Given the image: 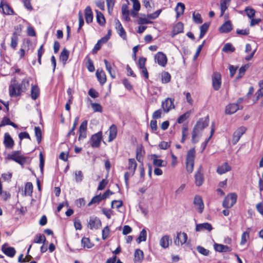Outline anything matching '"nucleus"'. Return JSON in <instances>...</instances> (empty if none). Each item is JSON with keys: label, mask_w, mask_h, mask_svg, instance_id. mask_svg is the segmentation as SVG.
Masks as SVG:
<instances>
[{"label": "nucleus", "mask_w": 263, "mask_h": 263, "mask_svg": "<svg viewBox=\"0 0 263 263\" xmlns=\"http://www.w3.org/2000/svg\"><path fill=\"white\" fill-rule=\"evenodd\" d=\"M122 14L123 18L126 22L130 21V17L129 16V12L128 10V7L127 4H123L122 6Z\"/></svg>", "instance_id": "nucleus-27"}, {"label": "nucleus", "mask_w": 263, "mask_h": 263, "mask_svg": "<svg viewBox=\"0 0 263 263\" xmlns=\"http://www.w3.org/2000/svg\"><path fill=\"white\" fill-rule=\"evenodd\" d=\"M190 114L191 111H187L183 115H181L177 119V123L179 124L182 123L190 117Z\"/></svg>", "instance_id": "nucleus-48"}, {"label": "nucleus", "mask_w": 263, "mask_h": 263, "mask_svg": "<svg viewBox=\"0 0 263 263\" xmlns=\"http://www.w3.org/2000/svg\"><path fill=\"white\" fill-rule=\"evenodd\" d=\"M209 25H210V24L209 23H204L203 25H202L200 27V32L199 40L202 39L204 36V35L205 34L206 32H207V31L209 29Z\"/></svg>", "instance_id": "nucleus-37"}, {"label": "nucleus", "mask_w": 263, "mask_h": 263, "mask_svg": "<svg viewBox=\"0 0 263 263\" xmlns=\"http://www.w3.org/2000/svg\"><path fill=\"white\" fill-rule=\"evenodd\" d=\"M248 67L249 66L248 65H245L239 68L238 74L236 78V80H239L241 78H242Z\"/></svg>", "instance_id": "nucleus-44"}, {"label": "nucleus", "mask_w": 263, "mask_h": 263, "mask_svg": "<svg viewBox=\"0 0 263 263\" xmlns=\"http://www.w3.org/2000/svg\"><path fill=\"white\" fill-rule=\"evenodd\" d=\"M171 79V74L168 72L165 71L162 73L161 82L162 83H168L170 82Z\"/></svg>", "instance_id": "nucleus-47"}, {"label": "nucleus", "mask_w": 263, "mask_h": 263, "mask_svg": "<svg viewBox=\"0 0 263 263\" xmlns=\"http://www.w3.org/2000/svg\"><path fill=\"white\" fill-rule=\"evenodd\" d=\"M193 203L197 207L198 213L201 214L204 208V203L201 197L199 195L195 196Z\"/></svg>", "instance_id": "nucleus-12"}, {"label": "nucleus", "mask_w": 263, "mask_h": 263, "mask_svg": "<svg viewBox=\"0 0 263 263\" xmlns=\"http://www.w3.org/2000/svg\"><path fill=\"white\" fill-rule=\"evenodd\" d=\"M91 107L92 109L95 112H101L102 111V106L97 103H91Z\"/></svg>", "instance_id": "nucleus-59"}, {"label": "nucleus", "mask_w": 263, "mask_h": 263, "mask_svg": "<svg viewBox=\"0 0 263 263\" xmlns=\"http://www.w3.org/2000/svg\"><path fill=\"white\" fill-rule=\"evenodd\" d=\"M18 138L20 139V141H22L23 139H28L31 140V138L29 134L26 132H21L18 134ZM20 144H21V141L20 142Z\"/></svg>", "instance_id": "nucleus-60"}, {"label": "nucleus", "mask_w": 263, "mask_h": 263, "mask_svg": "<svg viewBox=\"0 0 263 263\" xmlns=\"http://www.w3.org/2000/svg\"><path fill=\"white\" fill-rule=\"evenodd\" d=\"M97 13V23L101 26H104L105 24V19L103 14L98 10H96Z\"/></svg>", "instance_id": "nucleus-36"}, {"label": "nucleus", "mask_w": 263, "mask_h": 263, "mask_svg": "<svg viewBox=\"0 0 263 263\" xmlns=\"http://www.w3.org/2000/svg\"><path fill=\"white\" fill-rule=\"evenodd\" d=\"M214 247L215 250L219 252H229L232 250V249L229 246L222 244L215 243Z\"/></svg>", "instance_id": "nucleus-19"}, {"label": "nucleus", "mask_w": 263, "mask_h": 263, "mask_svg": "<svg viewBox=\"0 0 263 263\" xmlns=\"http://www.w3.org/2000/svg\"><path fill=\"white\" fill-rule=\"evenodd\" d=\"M35 136L36 138L38 144H40L42 140V135L41 128L39 126H35L34 127Z\"/></svg>", "instance_id": "nucleus-45"}, {"label": "nucleus", "mask_w": 263, "mask_h": 263, "mask_svg": "<svg viewBox=\"0 0 263 263\" xmlns=\"http://www.w3.org/2000/svg\"><path fill=\"white\" fill-rule=\"evenodd\" d=\"M109 136L108 141L111 142L114 140L117 137V126L112 124L111 125L109 129Z\"/></svg>", "instance_id": "nucleus-26"}, {"label": "nucleus", "mask_w": 263, "mask_h": 263, "mask_svg": "<svg viewBox=\"0 0 263 263\" xmlns=\"http://www.w3.org/2000/svg\"><path fill=\"white\" fill-rule=\"evenodd\" d=\"M209 119L207 117L206 118H200L196 122L192 132V142L194 144L197 143L199 141L197 138L198 135L202 130L208 125Z\"/></svg>", "instance_id": "nucleus-2"}, {"label": "nucleus", "mask_w": 263, "mask_h": 263, "mask_svg": "<svg viewBox=\"0 0 263 263\" xmlns=\"http://www.w3.org/2000/svg\"><path fill=\"white\" fill-rule=\"evenodd\" d=\"M212 86L215 90H218L221 85V76L219 72H214L212 76Z\"/></svg>", "instance_id": "nucleus-6"}, {"label": "nucleus", "mask_w": 263, "mask_h": 263, "mask_svg": "<svg viewBox=\"0 0 263 263\" xmlns=\"http://www.w3.org/2000/svg\"><path fill=\"white\" fill-rule=\"evenodd\" d=\"M81 245L84 248L90 249L94 246V244L90 241L89 238L83 237L81 239Z\"/></svg>", "instance_id": "nucleus-31"}, {"label": "nucleus", "mask_w": 263, "mask_h": 263, "mask_svg": "<svg viewBox=\"0 0 263 263\" xmlns=\"http://www.w3.org/2000/svg\"><path fill=\"white\" fill-rule=\"evenodd\" d=\"M161 12V10L159 9L153 13L148 14L147 17L150 19L154 20L159 16V15H160Z\"/></svg>", "instance_id": "nucleus-62"}, {"label": "nucleus", "mask_w": 263, "mask_h": 263, "mask_svg": "<svg viewBox=\"0 0 263 263\" xmlns=\"http://www.w3.org/2000/svg\"><path fill=\"white\" fill-rule=\"evenodd\" d=\"M212 229V226L208 222L197 224L196 227V231L197 232H199L203 230H206L208 231H211Z\"/></svg>", "instance_id": "nucleus-20"}, {"label": "nucleus", "mask_w": 263, "mask_h": 263, "mask_svg": "<svg viewBox=\"0 0 263 263\" xmlns=\"http://www.w3.org/2000/svg\"><path fill=\"white\" fill-rule=\"evenodd\" d=\"M188 136V127L187 126H183L182 128V138L181 142L184 143Z\"/></svg>", "instance_id": "nucleus-51"}, {"label": "nucleus", "mask_w": 263, "mask_h": 263, "mask_svg": "<svg viewBox=\"0 0 263 263\" xmlns=\"http://www.w3.org/2000/svg\"><path fill=\"white\" fill-rule=\"evenodd\" d=\"M104 62L105 65L106 69L110 74L111 77L112 78H115V73L114 70L112 69L111 65L110 63H109L106 59L104 60Z\"/></svg>", "instance_id": "nucleus-43"}, {"label": "nucleus", "mask_w": 263, "mask_h": 263, "mask_svg": "<svg viewBox=\"0 0 263 263\" xmlns=\"http://www.w3.org/2000/svg\"><path fill=\"white\" fill-rule=\"evenodd\" d=\"M202 166H200L198 170L195 174V183L196 186H200L203 184L204 181L203 175L202 172Z\"/></svg>", "instance_id": "nucleus-14"}, {"label": "nucleus", "mask_w": 263, "mask_h": 263, "mask_svg": "<svg viewBox=\"0 0 263 263\" xmlns=\"http://www.w3.org/2000/svg\"><path fill=\"white\" fill-rule=\"evenodd\" d=\"M187 239V235L185 233L179 232L177 234L174 243L176 246L182 245L186 242Z\"/></svg>", "instance_id": "nucleus-11"}, {"label": "nucleus", "mask_w": 263, "mask_h": 263, "mask_svg": "<svg viewBox=\"0 0 263 263\" xmlns=\"http://www.w3.org/2000/svg\"><path fill=\"white\" fill-rule=\"evenodd\" d=\"M174 99L167 98L162 102L161 107L164 112H168L171 108H174Z\"/></svg>", "instance_id": "nucleus-16"}, {"label": "nucleus", "mask_w": 263, "mask_h": 263, "mask_svg": "<svg viewBox=\"0 0 263 263\" xmlns=\"http://www.w3.org/2000/svg\"><path fill=\"white\" fill-rule=\"evenodd\" d=\"M96 74L100 84L103 85L106 81V77L105 72L102 70L101 71L97 70Z\"/></svg>", "instance_id": "nucleus-24"}, {"label": "nucleus", "mask_w": 263, "mask_h": 263, "mask_svg": "<svg viewBox=\"0 0 263 263\" xmlns=\"http://www.w3.org/2000/svg\"><path fill=\"white\" fill-rule=\"evenodd\" d=\"M197 251L201 254L207 256L210 254V251L205 249L204 247L198 246L196 248Z\"/></svg>", "instance_id": "nucleus-52"}, {"label": "nucleus", "mask_w": 263, "mask_h": 263, "mask_svg": "<svg viewBox=\"0 0 263 263\" xmlns=\"http://www.w3.org/2000/svg\"><path fill=\"white\" fill-rule=\"evenodd\" d=\"M87 121L85 120L81 123L79 128V132H87Z\"/></svg>", "instance_id": "nucleus-64"}, {"label": "nucleus", "mask_w": 263, "mask_h": 263, "mask_svg": "<svg viewBox=\"0 0 263 263\" xmlns=\"http://www.w3.org/2000/svg\"><path fill=\"white\" fill-rule=\"evenodd\" d=\"M18 34H17L16 32H14L12 34L11 39L10 46L13 49H15L17 45V42L18 40Z\"/></svg>", "instance_id": "nucleus-39"}, {"label": "nucleus", "mask_w": 263, "mask_h": 263, "mask_svg": "<svg viewBox=\"0 0 263 263\" xmlns=\"http://www.w3.org/2000/svg\"><path fill=\"white\" fill-rule=\"evenodd\" d=\"M24 192L25 195L32 196L33 185L31 182H28L26 183Z\"/></svg>", "instance_id": "nucleus-42"}, {"label": "nucleus", "mask_w": 263, "mask_h": 263, "mask_svg": "<svg viewBox=\"0 0 263 263\" xmlns=\"http://www.w3.org/2000/svg\"><path fill=\"white\" fill-rule=\"evenodd\" d=\"M170 242H172V239L168 235L163 236L160 240V245L163 248H167L169 246Z\"/></svg>", "instance_id": "nucleus-28"}, {"label": "nucleus", "mask_w": 263, "mask_h": 263, "mask_svg": "<svg viewBox=\"0 0 263 263\" xmlns=\"http://www.w3.org/2000/svg\"><path fill=\"white\" fill-rule=\"evenodd\" d=\"M235 50V48L232 44L231 43H226L224 44V46L222 48V51L228 53L229 52H234Z\"/></svg>", "instance_id": "nucleus-50"}, {"label": "nucleus", "mask_w": 263, "mask_h": 263, "mask_svg": "<svg viewBox=\"0 0 263 263\" xmlns=\"http://www.w3.org/2000/svg\"><path fill=\"white\" fill-rule=\"evenodd\" d=\"M183 24L181 22H178L173 27L172 32V36L183 32Z\"/></svg>", "instance_id": "nucleus-25"}, {"label": "nucleus", "mask_w": 263, "mask_h": 263, "mask_svg": "<svg viewBox=\"0 0 263 263\" xmlns=\"http://www.w3.org/2000/svg\"><path fill=\"white\" fill-rule=\"evenodd\" d=\"M162 110L161 109H159L154 112L152 115V118L154 120H156L161 118Z\"/></svg>", "instance_id": "nucleus-63"}, {"label": "nucleus", "mask_w": 263, "mask_h": 263, "mask_svg": "<svg viewBox=\"0 0 263 263\" xmlns=\"http://www.w3.org/2000/svg\"><path fill=\"white\" fill-rule=\"evenodd\" d=\"M46 240L45 236L44 234H37L33 239V242L36 243H45Z\"/></svg>", "instance_id": "nucleus-38"}, {"label": "nucleus", "mask_w": 263, "mask_h": 263, "mask_svg": "<svg viewBox=\"0 0 263 263\" xmlns=\"http://www.w3.org/2000/svg\"><path fill=\"white\" fill-rule=\"evenodd\" d=\"M249 232H247V231L244 232L241 235V241H240V244L241 245H245L247 241V238H249Z\"/></svg>", "instance_id": "nucleus-56"}, {"label": "nucleus", "mask_w": 263, "mask_h": 263, "mask_svg": "<svg viewBox=\"0 0 263 263\" xmlns=\"http://www.w3.org/2000/svg\"><path fill=\"white\" fill-rule=\"evenodd\" d=\"M0 12L5 15H13L14 11L12 7L4 0H1L0 3Z\"/></svg>", "instance_id": "nucleus-7"}, {"label": "nucleus", "mask_w": 263, "mask_h": 263, "mask_svg": "<svg viewBox=\"0 0 263 263\" xmlns=\"http://www.w3.org/2000/svg\"><path fill=\"white\" fill-rule=\"evenodd\" d=\"M231 170V167L229 165L228 162H225L223 165H219L217 167V172L219 174H223L228 172Z\"/></svg>", "instance_id": "nucleus-23"}, {"label": "nucleus", "mask_w": 263, "mask_h": 263, "mask_svg": "<svg viewBox=\"0 0 263 263\" xmlns=\"http://www.w3.org/2000/svg\"><path fill=\"white\" fill-rule=\"evenodd\" d=\"M185 9V5L182 3H178L175 8V10L177 14V16L183 14Z\"/></svg>", "instance_id": "nucleus-35"}, {"label": "nucleus", "mask_w": 263, "mask_h": 263, "mask_svg": "<svg viewBox=\"0 0 263 263\" xmlns=\"http://www.w3.org/2000/svg\"><path fill=\"white\" fill-rule=\"evenodd\" d=\"M153 165L157 167H162L166 165V162L161 159H154L153 162Z\"/></svg>", "instance_id": "nucleus-54"}, {"label": "nucleus", "mask_w": 263, "mask_h": 263, "mask_svg": "<svg viewBox=\"0 0 263 263\" xmlns=\"http://www.w3.org/2000/svg\"><path fill=\"white\" fill-rule=\"evenodd\" d=\"M247 130V128L245 126L238 127L233 133L232 143L234 145L236 144L240 139L241 137Z\"/></svg>", "instance_id": "nucleus-8"}, {"label": "nucleus", "mask_w": 263, "mask_h": 263, "mask_svg": "<svg viewBox=\"0 0 263 263\" xmlns=\"http://www.w3.org/2000/svg\"><path fill=\"white\" fill-rule=\"evenodd\" d=\"M238 108L237 104H230L226 106L225 112L227 115H231L236 112Z\"/></svg>", "instance_id": "nucleus-21"}, {"label": "nucleus", "mask_w": 263, "mask_h": 263, "mask_svg": "<svg viewBox=\"0 0 263 263\" xmlns=\"http://www.w3.org/2000/svg\"><path fill=\"white\" fill-rule=\"evenodd\" d=\"M109 228L108 226H106L102 231V237L103 240H105L109 236Z\"/></svg>", "instance_id": "nucleus-55"}, {"label": "nucleus", "mask_w": 263, "mask_h": 263, "mask_svg": "<svg viewBox=\"0 0 263 263\" xmlns=\"http://www.w3.org/2000/svg\"><path fill=\"white\" fill-rule=\"evenodd\" d=\"M69 55V51L65 48L63 49L60 55V60L65 65L68 59Z\"/></svg>", "instance_id": "nucleus-29"}, {"label": "nucleus", "mask_w": 263, "mask_h": 263, "mask_svg": "<svg viewBox=\"0 0 263 263\" xmlns=\"http://www.w3.org/2000/svg\"><path fill=\"white\" fill-rule=\"evenodd\" d=\"M137 162L135 159L130 158L128 159V169L130 171L132 175L135 173L136 169L137 168Z\"/></svg>", "instance_id": "nucleus-33"}, {"label": "nucleus", "mask_w": 263, "mask_h": 263, "mask_svg": "<svg viewBox=\"0 0 263 263\" xmlns=\"http://www.w3.org/2000/svg\"><path fill=\"white\" fill-rule=\"evenodd\" d=\"M147 233L145 229H143L140 232L139 237L136 239L138 243H141L142 241H145L146 240Z\"/></svg>", "instance_id": "nucleus-40"}, {"label": "nucleus", "mask_w": 263, "mask_h": 263, "mask_svg": "<svg viewBox=\"0 0 263 263\" xmlns=\"http://www.w3.org/2000/svg\"><path fill=\"white\" fill-rule=\"evenodd\" d=\"M85 17L87 24H89L93 20V13L90 6H87L85 10Z\"/></svg>", "instance_id": "nucleus-22"}, {"label": "nucleus", "mask_w": 263, "mask_h": 263, "mask_svg": "<svg viewBox=\"0 0 263 263\" xmlns=\"http://www.w3.org/2000/svg\"><path fill=\"white\" fill-rule=\"evenodd\" d=\"M143 252L139 249L135 250L134 253V261L135 262H141L143 259Z\"/></svg>", "instance_id": "nucleus-30"}, {"label": "nucleus", "mask_w": 263, "mask_h": 263, "mask_svg": "<svg viewBox=\"0 0 263 263\" xmlns=\"http://www.w3.org/2000/svg\"><path fill=\"white\" fill-rule=\"evenodd\" d=\"M116 204L115 207L116 209H119L123 205V202L122 200H114L112 201L111 204V208L112 209L114 208V205Z\"/></svg>", "instance_id": "nucleus-61"}, {"label": "nucleus", "mask_w": 263, "mask_h": 263, "mask_svg": "<svg viewBox=\"0 0 263 263\" xmlns=\"http://www.w3.org/2000/svg\"><path fill=\"white\" fill-rule=\"evenodd\" d=\"M245 11L246 12L247 16L250 18H253L255 16V11L253 8H249L247 7L246 8Z\"/></svg>", "instance_id": "nucleus-57"}, {"label": "nucleus", "mask_w": 263, "mask_h": 263, "mask_svg": "<svg viewBox=\"0 0 263 263\" xmlns=\"http://www.w3.org/2000/svg\"><path fill=\"white\" fill-rule=\"evenodd\" d=\"M195 157V148L190 149L186 155V160L187 161H194Z\"/></svg>", "instance_id": "nucleus-49"}, {"label": "nucleus", "mask_w": 263, "mask_h": 263, "mask_svg": "<svg viewBox=\"0 0 263 263\" xmlns=\"http://www.w3.org/2000/svg\"><path fill=\"white\" fill-rule=\"evenodd\" d=\"M186 169L189 173H191L194 169V161L186 160Z\"/></svg>", "instance_id": "nucleus-53"}, {"label": "nucleus", "mask_w": 263, "mask_h": 263, "mask_svg": "<svg viewBox=\"0 0 263 263\" xmlns=\"http://www.w3.org/2000/svg\"><path fill=\"white\" fill-rule=\"evenodd\" d=\"M115 28L120 36L123 40H126L127 36L126 32L123 28L121 23L118 19L115 20Z\"/></svg>", "instance_id": "nucleus-15"}, {"label": "nucleus", "mask_w": 263, "mask_h": 263, "mask_svg": "<svg viewBox=\"0 0 263 263\" xmlns=\"http://www.w3.org/2000/svg\"><path fill=\"white\" fill-rule=\"evenodd\" d=\"M102 140V133L100 131L92 135L90 138V145L92 147L98 148L100 146Z\"/></svg>", "instance_id": "nucleus-5"}, {"label": "nucleus", "mask_w": 263, "mask_h": 263, "mask_svg": "<svg viewBox=\"0 0 263 263\" xmlns=\"http://www.w3.org/2000/svg\"><path fill=\"white\" fill-rule=\"evenodd\" d=\"M102 223L100 219L97 217L91 216L88 224V227L90 229H99L101 227Z\"/></svg>", "instance_id": "nucleus-9"}, {"label": "nucleus", "mask_w": 263, "mask_h": 263, "mask_svg": "<svg viewBox=\"0 0 263 263\" xmlns=\"http://www.w3.org/2000/svg\"><path fill=\"white\" fill-rule=\"evenodd\" d=\"M193 18L194 21L197 24H201L203 22L201 15L198 13L195 14L194 12L193 14Z\"/></svg>", "instance_id": "nucleus-58"}, {"label": "nucleus", "mask_w": 263, "mask_h": 263, "mask_svg": "<svg viewBox=\"0 0 263 263\" xmlns=\"http://www.w3.org/2000/svg\"><path fill=\"white\" fill-rule=\"evenodd\" d=\"M154 60L155 62H157L162 67H164L167 62L166 55L163 52L160 51L155 54Z\"/></svg>", "instance_id": "nucleus-10"}, {"label": "nucleus", "mask_w": 263, "mask_h": 263, "mask_svg": "<svg viewBox=\"0 0 263 263\" xmlns=\"http://www.w3.org/2000/svg\"><path fill=\"white\" fill-rule=\"evenodd\" d=\"M86 59L87 60L86 63V66L88 70L90 72H93L95 70V68L92 61L88 55L86 56Z\"/></svg>", "instance_id": "nucleus-41"}, {"label": "nucleus", "mask_w": 263, "mask_h": 263, "mask_svg": "<svg viewBox=\"0 0 263 263\" xmlns=\"http://www.w3.org/2000/svg\"><path fill=\"white\" fill-rule=\"evenodd\" d=\"M29 85V81L24 79L21 83H18L15 79L12 80L9 86V92L11 97H18L22 92H25Z\"/></svg>", "instance_id": "nucleus-1"}, {"label": "nucleus", "mask_w": 263, "mask_h": 263, "mask_svg": "<svg viewBox=\"0 0 263 263\" xmlns=\"http://www.w3.org/2000/svg\"><path fill=\"white\" fill-rule=\"evenodd\" d=\"M40 89L37 85H32L31 89V97L33 100H36L39 96Z\"/></svg>", "instance_id": "nucleus-32"}, {"label": "nucleus", "mask_w": 263, "mask_h": 263, "mask_svg": "<svg viewBox=\"0 0 263 263\" xmlns=\"http://www.w3.org/2000/svg\"><path fill=\"white\" fill-rule=\"evenodd\" d=\"M237 199V195L235 193L228 194L224 198L222 206L226 209H230L236 203Z\"/></svg>", "instance_id": "nucleus-4"}, {"label": "nucleus", "mask_w": 263, "mask_h": 263, "mask_svg": "<svg viewBox=\"0 0 263 263\" xmlns=\"http://www.w3.org/2000/svg\"><path fill=\"white\" fill-rule=\"evenodd\" d=\"M102 200H104V199H103L101 194H100L98 195L94 196L88 203L87 205L89 206L92 204L99 203Z\"/></svg>", "instance_id": "nucleus-46"}, {"label": "nucleus", "mask_w": 263, "mask_h": 263, "mask_svg": "<svg viewBox=\"0 0 263 263\" xmlns=\"http://www.w3.org/2000/svg\"><path fill=\"white\" fill-rule=\"evenodd\" d=\"M4 144L6 148L12 149L14 146V140L8 133L4 135Z\"/></svg>", "instance_id": "nucleus-17"}, {"label": "nucleus", "mask_w": 263, "mask_h": 263, "mask_svg": "<svg viewBox=\"0 0 263 263\" xmlns=\"http://www.w3.org/2000/svg\"><path fill=\"white\" fill-rule=\"evenodd\" d=\"M2 251L6 255L10 257H14L16 253V251L14 248L12 247H8L7 243H5L2 246Z\"/></svg>", "instance_id": "nucleus-13"}, {"label": "nucleus", "mask_w": 263, "mask_h": 263, "mask_svg": "<svg viewBox=\"0 0 263 263\" xmlns=\"http://www.w3.org/2000/svg\"><path fill=\"white\" fill-rule=\"evenodd\" d=\"M233 29L232 24L230 21H227L219 28V30L221 33H229Z\"/></svg>", "instance_id": "nucleus-18"}, {"label": "nucleus", "mask_w": 263, "mask_h": 263, "mask_svg": "<svg viewBox=\"0 0 263 263\" xmlns=\"http://www.w3.org/2000/svg\"><path fill=\"white\" fill-rule=\"evenodd\" d=\"M5 159L14 161L23 166L27 163L29 157L24 156L21 151H13L10 154H8Z\"/></svg>", "instance_id": "nucleus-3"}, {"label": "nucleus", "mask_w": 263, "mask_h": 263, "mask_svg": "<svg viewBox=\"0 0 263 263\" xmlns=\"http://www.w3.org/2000/svg\"><path fill=\"white\" fill-rule=\"evenodd\" d=\"M231 0H220V16H223L224 12L228 8L227 4L230 2Z\"/></svg>", "instance_id": "nucleus-34"}]
</instances>
